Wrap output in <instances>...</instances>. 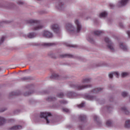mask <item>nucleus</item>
<instances>
[{
  "mask_svg": "<svg viewBox=\"0 0 130 130\" xmlns=\"http://www.w3.org/2000/svg\"><path fill=\"white\" fill-rule=\"evenodd\" d=\"M74 23L76 25V28L74 27V25L71 23H67L66 25V30L70 33V34L76 35L81 32L82 30V24L80 20L78 19L74 20Z\"/></svg>",
  "mask_w": 130,
  "mask_h": 130,
  "instance_id": "nucleus-1",
  "label": "nucleus"
},
{
  "mask_svg": "<svg viewBox=\"0 0 130 130\" xmlns=\"http://www.w3.org/2000/svg\"><path fill=\"white\" fill-rule=\"evenodd\" d=\"M90 82H91V79L83 78L81 80L80 84L73 85L72 87L73 88H76V89H77V90H84V89H87L92 87V85L91 84H88V83H90Z\"/></svg>",
  "mask_w": 130,
  "mask_h": 130,
  "instance_id": "nucleus-2",
  "label": "nucleus"
},
{
  "mask_svg": "<svg viewBox=\"0 0 130 130\" xmlns=\"http://www.w3.org/2000/svg\"><path fill=\"white\" fill-rule=\"evenodd\" d=\"M28 22L29 24H32L34 30H40L43 27V25L39 24V21L38 20L30 19L28 20Z\"/></svg>",
  "mask_w": 130,
  "mask_h": 130,
  "instance_id": "nucleus-3",
  "label": "nucleus"
},
{
  "mask_svg": "<svg viewBox=\"0 0 130 130\" xmlns=\"http://www.w3.org/2000/svg\"><path fill=\"white\" fill-rule=\"evenodd\" d=\"M50 116H51V113L46 112L41 113L40 117L41 118H45L47 123H49L50 122L54 123V120H52L51 121H49V117H50Z\"/></svg>",
  "mask_w": 130,
  "mask_h": 130,
  "instance_id": "nucleus-4",
  "label": "nucleus"
},
{
  "mask_svg": "<svg viewBox=\"0 0 130 130\" xmlns=\"http://www.w3.org/2000/svg\"><path fill=\"white\" fill-rule=\"evenodd\" d=\"M42 35L43 37H45V38H52V37H53V34L47 30H43Z\"/></svg>",
  "mask_w": 130,
  "mask_h": 130,
  "instance_id": "nucleus-5",
  "label": "nucleus"
},
{
  "mask_svg": "<svg viewBox=\"0 0 130 130\" xmlns=\"http://www.w3.org/2000/svg\"><path fill=\"white\" fill-rule=\"evenodd\" d=\"M51 29L54 32V33H56L58 34L60 33V29H59V26L57 24H53L51 25Z\"/></svg>",
  "mask_w": 130,
  "mask_h": 130,
  "instance_id": "nucleus-6",
  "label": "nucleus"
},
{
  "mask_svg": "<svg viewBox=\"0 0 130 130\" xmlns=\"http://www.w3.org/2000/svg\"><path fill=\"white\" fill-rule=\"evenodd\" d=\"M105 41L107 43H109L108 45V48H109L111 51H114V48L113 47V43L110 42V41L109 40V39L108 38H105Z\"/></svg>",
  "mask_w": 130,
  "mask_h": 130,
  "instance_id": "nucleus-7",
  "label": "nucleus"
},
{
  "mask_svg": "<svg viewBox=\"0 0 130 130\" xmlns=\"http://www.w3.org/2000/svg\"><path fill=\"white\" fill-rule=\"evenodd\" d=\"M129 0H121L118 3V7H123L126 6Z\"/></svg>",
  "mask_w": 130,
  "mask_h": 130,
  "instance_id": "nucleus-8",
  "label": "nucleus"
},
{
  "mask_svg": "<svg viewBox=\"0 0 130 130\" xmlns=\"http://www.w3.org/2000/svg\"><path fill=\"white\" fill-rule=\"evenodd\" d=\"M66 96H67L68 98H75V97L77 96V93H74L72 91H68L66 93Z\"/></svg>",
  "mask_w": 130,
  "mask_h": 130,
  "instance_id": "nucleus-9",
  "label": "nucleus"
},
{
  "mask_svg": "<svg viewBox=\"0 0 130 130\" xmlns=\"http://www.w3.org/2000/svg\"><path fill=\"white\" fill-rule=\"evenodd\" d=\"M113 76H115L116 78H118V77H119V73L117 72H113L109 74V77L110 79H112V78H113Z\"/></svg>",
  "mask_w": 130,
  "mask_h": 130,
  "instance_id": "nucleus-10",
  "label": "nucleus"
},
{
  "mask_svg": "<svg viewBox=\"0 0 130 130\" xmlns=\"http://www.w3.org/2000/svg\"><path fill=\"white\" fill-rule=\"evenodd\" d=\"M22 128H23V127L21 125H15L10 127L9 129L10 130H18V129H22Z\"/></svg>",
  "mask_w": 130,
  "mask_h": 130,
  "instance_id": "nucleus-11",
  "label": "nucleus"
},
{
  "mask_svg": "<svg viewBox=\"0 0 130 130\" xmlns=\"http://www.w3.org/2000/svg\"><path fill=\"white\" fill-rule=\"evenodd\" d=\"M55 45V43H43L42 44V46H45V47H49V46H53Z\"/></svg>",
  "mask_w": 130,
  "mask_h": 130,
  "instance_id": "nucleus-12",
  "label": "nucleus"
},
{
  "mask_svg": "<svg viewBox=\"0 0 130 130\" xmlns=\"http://www.w3.org/2000/svg\"><path fill=\"white\" fill-rule=\"evenodd\" d=\"M121 111L124 112L125 114H126V115H128V114H129V111H128L127 109L125 107L121 108Z\"/></svg>",
  "mask_w": 130,
  "mask_h": 130,
  "instance_id": "nucleus-13",
  "label": "nucleus"
},
{
  "mask_svg": "<svg viewBox=\"0 0 130 130\" xmlns=\"http://www.w3.org/2000/svg\"><path fill=\"white\" fill-rule=\"evenodd\" d=\"M103 88H96L93 89V90L91 91L92 93H99V92L102 91Z\"/></svg>",
  "mask_w": 130,
  "mask_h": 130,
  "instance_id": "nucleus-14",
  "label": "nucleus"
},
{
  "mask_svg": "<svg viewBox=\"0 0 130 130\" xmlns=\"http://www.w3.org/2000/svg\"><path fill=\"white\" fill-rule=\"evenodd\" d=\"M120 47L124 51H126V50H127V47L126 46H123V44L122 43H120Z\"/></svg>",
  "mask_w": 130,
  "mask_h": 130,
  "instance_id": "nucleus-15",
  "label": "nucleus"
},
{
  "mask_svg": "<svg viewBox=\"0 0 130 130\" xmlns=\"http://www.w3.org/2000/svg\"><path fill=\"white\" fill-rule=\"evenodd\" d=\"M125 127L126 128H129L130 127V119L127 120L125 123Z\"/></svg>",
  "mask_w": 130,
  "mask_h": 130,
  "instance_id": "nucleus-16",
  "label": "nucleus"
},
{
  "mask_svg": "<svg viewBox=\"0 0 130 130\" xmlns=\"http://www.w3.org/2000/svg\"><path fill=\"white\" fill-rule=\"evenodd\" d=\"M107 16V12H104L101 13L100 14L99 17H100V18H105Z\"/></svg>",
  "mask_w": 130,
  "mask_h": 130,
  "instance_id": "nucleus-17",
  "label": "nucleus"
},
{
  "mask_svg": "<svg viewBox=\"0 0 130 130\" xmlns=\"http://www.w3.org/2000/svg\"><path fill=\"white\" fill-rule=\"evenodd\" d=\"M86 99H87L88 100L93 101L96 99V97L89 95L86 96Z\"/></svg>",
  "mask_w": 130,
  "mask_h": 130,
  "instance_id": "nucleus-18",
  "label": "nucleus"
},
{
  "mask_svg": "<svg viewBox=\"0 0 130 130\" xmlns=\"http://www.w3.org/2000/svg\"><path fill=\"white\" fill-rule=\"evenodd\" d=\"M55 100H56V99L55 98V97L53 96H49L47 99V101H55Z\"/></svg>",
  "mask_w": 130,
  "mask_h": 130,
  "instance_id": "nucleus-19",
  "label": "nucleus"
},
{
  "mask_svg": "<svg viewBox=\"0 0 130 130\" xmlns=\"http://www.w3.org/2000/svg\"><path fill=\"white\" fill-rule=\"evenodd\" d=\"M51 78L52 79H55V80H58V78H59V76L56 74H53L52 75Z\"/></svg>",
  "mask_w": 130,
  "mask_h": 130,
  "instance_id": "nucleus-20",
  "label": "nucleus"
},
{
  "mask_svg": "<svg viewBox=\"0 0 130 130\" xmlns=\"http://www.w3.org/2000/svg\"><path fill=\"white\" fill-rule=\"evenodd\" d=\"M36 36V35H35L34 33H29L27 35V37L28 38H34Z\"/></svg>",
  "mask_w": 130,
  "mask_h": 130,
  "instance_id": "nucleus-21",
  "label": "nucleus"
},
{
  "mask_svg": "<svg viewBox=\"0 0 130 130\" xmlns=\"http://www.w3.org/2000/svg\"><path fill=\"white\" fill-rule=\"evenodd\" d=\"M15 95H20V92L19 91H16V92L13 91L10 93V96H14Z\"/></svg>",
  "mask_w": 130,
  "mask_h": 130,
  "instance_id": "nucleus-22",
  "label": "nucleus"
},
{
  "mask_svg": "<svg viewBox=\"0 0 130 130\" xmlns=\"http://www.w3.org/2000/svg\"><path fill=\"white\" fill-rule=\"evenodd\" d=\"M102 33H103V31L101 30H96L94 32V35H97L98 36L100 35Z\"/></svg>",
  "mask_w": 130,
  "mask_h": 130,
  "instance_id": "nucleus-23",
  "label": "nucleus"
},
{
  "mask_svg": "<svg viewBox=\"0 0 130 130\" xmlns=\"http://www.w3.org/2000/svg\"><path fill=\"white\" fill-rule=\"evenodd\" d=\"M106 125L107 126H112V122L111 120H109L106 122Z\"/></svg>",
  "mask_w": 130,
  "mask_h": 130,
  "instance_id": "nucleus-24",
  "label": "nucleus"
},
{
  "mask_svg": "<svg viewBox=\"0 0 130 130\" xmlns=\"http://www.w3.org/2000/svg\"><path fill=\"white\" fill-rule=\"evenodd\" d=\"M86 118V115H81L80 116H79V119H81L82 121H83V120H85Z\"/></svg>",
  "mask_w": 130,
  "mask_h": 130,
  "instance_id": "nucleus-25",
  "label": "nucleus"
},
{
  "mask_svg": "<svg viewBox=\"0 0 130 130\" xmlns=\"http://www.w3.org/2000/svg\"><path fill=\"white\" fill-rule=\"evenodd\" d=\"M66 46H69V47H74V48H76V47H78V46L77 45H71L68 43H66Z\"/></svg>",
  "mask_w": 130,
  "mask_h": 130,
  "instance_id": "nucleus-26",
  "label": "nucleus"
},
{
  "mask_svg": "<svg viewBox=\"0 0 130 130\" xmlns=\"http://www.w3.org/2000/svg\"><path fill=\"white\" fill-rule=\"evenodd\" d=\"M128 76V73L127 72H122L121 73L122 78H125V77H127Z\"/></svg>",
  "mask_w": 130,
  "mask_h": 130,
  "instance_id": "nucleus-27",
  "label": "nucleus"
},
{
  "mask_svg": "<svg viewBox=\"0 0 130 130\" xmlns=\"http://www.w3.org/2000/svg\"><path fill=\"white\" fill-rule=\"evenodd\" d=\"M6 120L3 117H0V125H2L3 123H5Z\"/></svg>",
  "mask_w": 130,
  "mask_h": 130,
  "instance_id": "nucleus-28",
  "label": "nucleus"
},
{
  "mask_svg": "<svg viewBox=\"0 0 130 130\" xmlns=\"http://www.w3.org/2000/svg\"><path fill=\"white\" fill-rule=\"evenodd\" d=\"M128 93L127 92H125V91H123L121 93V95L122 96V97H126V96H127Z\"/></svg>",
  "mask_w": 130,
  "mask_h": 130,
  "instance_id": "nucleus-29",
  "label": "nucleus"
},
{
  "mask_svg": "<svg viewBox=\"0 0 130 130\" xmlns=\"http://www.w3.org/2000/svg\"><path fill=\"white\" fill-rule=\"evenodd\" d=\"M87 40H88V41L90 42V43H94V40L90 37L87 38Z\"/></svg>",
  "mask_w": 130,
  "mask_h": 130,
  "instance_id": "nucleus-30",
  "label": "nucleus"
},
{
  "mask_svg": "<svg viewBox=\"0 0 130 130\" xmlns=\"http://www.w3.org/2000/svg\"><path fill=\"white\" fill-rule=\"evenodd\" d=\"M63 5V4H62V3H60L58 6H57V9H58L59 10H61Z\"/></svg>",
  "mask_w": 130,
  "mask_h": 130,
  "instance_id": "nucleus-31",
  "label": "nucleus"
},
{
  "mask_svg": "<svg viewBox=\"0 0 130 130\" xmlns=\"http://www.w3.org/2000/svg\"><path fill=\"white\" fill-rule=\"evenodd\" d=\"M33 93V92H25L24 93V96H29V95H31Z\"/></svg>",
  "mask_w": 130,
  "mask_h": 130,
  "instance_id": "nucleus-32",
  "label": "nucleus"
},
{
  "mask_svg": "<svg viewBox=\"0 0 130 130\" xmlns=\"http://www.w3.org/2000/svg\"><path fill=\"white\" fill-rule=\"evenodd\" d=\"M64 95H63V93H62V92L58 94V97L59 98H62L63 97H64Z\"/></svg>",
  "mask_w": 130,
  "mask_h": 130,
  "instance_id": "nucleus-33",
  "label": "nucleus"
},
{
  "mask_svg": "<svg viewBox=\"0 0 130 130\" xmlns=\"http://www.w3.org/2000/svg\"><path fill=\"white\" fill-rule=\"evenodd\" d=\"M84 106H85V103H82L80 105L78 106V107L81 108V107H84Z\"/></svg>",
  "mask_w": 130,
  "mask_h": 130,
  "instance_id": "nucleus-34",
  "label": "nucleus"
},
{
  "mask_svg": "<svg viewBox=\"0 0 130 130\" xmlns=\"http://www.w3.org/2000/svg\"><path fill=\"white\" fill-rule=\"evenodd\" d=\"M6 38H5V37H3L1 40H0V44H2V43H3V42H4V41H5V39Z\"/></svg>",
  "mask_w": 130,
  "mask_h": 130,
  "instance_id": "nucleus-35",
  "label": "nucleus"
},
{
  "mask_svg": "<svg viewBox=\"0 0 130 130\" xmlns=\"http://www.w3.org/2000/svg\"><path fill=\"white\" fill-rule=\"evenodd\" d=\"M62 110L64 112H70V110H69V109H67V108H63L62 109Z\"/></svg>",
  "mask_w": 130,
  "mask_h": 130,
  "instance_id": "nucleus-36",
  "label": "nucleus"
},
{
  "mask_svg": "<svg viewBox=\"0 0 130 130\" xmlns=\"http://www.w3.org/2000/svg\"><path fill=\"white\" fill-rule=\"evenodd\" d=\"M98 116H96V115H94V116H93V119L94 120H98Z\"/></svg>",
  "mask_w": 130,
  "mask_h": 130,
  "instance_id": "nucleus-37",
  "label": "nucleus"
},
{
  "mask_svg": "<svg viewBox=\"0 0 130 130\" xmlns=\"http://www.w3.org/2000/svg\"><path fill=\"white\" fill-rule=\"evenodd\" d=\"M18 4L19 5H23V4H24V3L22 1H18Z\"/></svg>",
  "mask_w": 130,
  "mask_h": 130,
  "instance_id": "nucleus-38",
  "label": "nucleus"
},
{
  "mask_svg": "<svg viewBox=\"0 0 130 130\" xmlns=\"http://www.w3.org/2000/svg\"><path fill=\"white\" fill-rule=\"evenodd\" d=\"M60 103H61L62 104H66V103H68V102L66 101H63L60 102Z\"/></svg>",
  "mask_w": 130,
  "mask_h": 130,
  "instance_id": "nucleus-39",
  "label": "nucleus"
},
{
  "mask_svg": "<svg viewBox=\"0 0 130 130\" xmlns=\"http://www.w3.org/2000/svg\"><path fill=\"white\" fill-rule=\"evenodd\" d=\"M110 7H111V9H113V8L114 7V5L111 4H110Z\"/></svg>",
  "mask_w": 130,
  "mask_h": 130,
  "instance_id": "nucleus-40",
  "label": "nucleus"
},
{
  "mask_svg": "<svg viewBox=\"0 0 130 130\" xmlns=\"http://www.w3.org/2000/svg\"><path fill=\"white\" fill-rule=\"evenodd\" d=\"M127 34L128 37H129V36H130V31H127Z\"/></svg>",
  "mask_w": 130,
  "mask_h": 130,
  "instance_id": "nucleus-41",
  "label": "nucleus"
}]
</instances>
